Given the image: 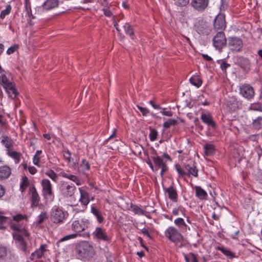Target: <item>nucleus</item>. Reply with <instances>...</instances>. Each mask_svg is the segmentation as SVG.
Here are the masks:
<instances>
[{
    "label": "nucleus",
    "instance_id": "f257e3e1",
    "mask_svg": "<svg viewBox=\"0 0 262 262\" xmlns=\"http://www.w3.org/2000/svg\"><path fill=\"white\" fill-rule=\"evenodd\" d=\"M75 251L79 257L88 261L91 260L96 254L94 247L87 241H81L77 243Z\"/></svg>",
    "mask_w": 262,
    "mask_h": 262
},
{
    "label": "nucleus",
    "instance_id": "f03ea898",
    "mask_svg": "<svg viewBox=\"0 0 262 262\" xmlns=\"http://www.w3.org/2000/svg\"><path fill=\"white\" fill-rule=\"evenodd\" d=\"M68 215L61 208L55 206L51 212L50 219L53 223L60 224L63 222Z\"/></svg>",
    "mask_w": 262,
    "mask_h": 262
},
{
    "label": "nucleus",
    "instance_id": "7ed1b4c3",
    "mask_svg": "<svg viewBox=\"0 0 262 262\" xmlns=\"http://www.w3.org/2000/svg\"><path fill=\"white\" fill-rule=\"evenodd\" d=\"M165 236L171 242L178 244L183 241V235L174 227H169L164 232Z\"/></svg>",
    "mask_w": 262,
    "mask_h": 262
},
{
    "label": "nucleus",
    "instance_id": "20e7f679",
    "mask_svg": "<svg viewBox=\"0 0 262 262\" xmlns=\"http://www.w3.org/2000/svg\"><path fill=\"white\" fill-rule=\"evenodd\" d=\"M59 189L62 196L65 198H69L74 195L76 187L73 183L62 182L59 185Z\"/></svg>",
    "mask_w": 262,
    "mask_h": 262
},
{
    "label": "nucleus",
    "instance_id": "39448f33",
    "mask_svg": "<svg viewBox=\"0 0 262 262\" xmlns=\"http://www.w3.org/2000/svg\"><path fill=\"white\" fill-rule=\"evenodd\" d=\"M226 28L225 15L220 13L214 19L213 23V29L214 32H224Z\"/></svg>",
    "mask_w": 262,
    "mask_h": 262
},
{
    "label": "nucleus",
    "instance_id": "423d86ee",
    "mask_svg": "<svg viewBox=\"0 0 262 262\" xmlns=\"http://www.w3.org/2000/svg\"><path fill=\"white\" fill-rule=\"evenodd\" d=\"M227 41L224 32H216L212 39L213 46L216 50L220 51L226 46Z\"/></svg>",
    "mask_w": 262,
    "mask_h": 262
},
{
    "label": "nucleus",
    "instance_id": "0eeeda50",
    "mask_svg": "<svg viewBox=\"0 0 262 262\" xmlns=\"http://www.w3.org/2000/svg\"><path fill=\"white\" fill-rule=\"evenodd\" d=\"M228 46L230 50L233 52H239L243 47L242 40L237 37H229L228 39Z\"/></svg>",
    "mask_w": 262,
    "mask_h": 262
},
{
    "label": "nucleus",
    "instance_id": "6e6552de",
    "mask_svg": "<svg viewBox=\"0 0 262 262\" xmlns=\"http://www.w3.org/2000/svg\"><path fill=\"white\" fill-rule=\"evenodd\" d=\"M90 225L89 220L83 218L80 220H75L73 222L71 228L75 232H81L87 229Z\"/></svg>",
    "mask_w": 262,
    "mask_h": 262
},
{
    "label": "nucleus",
    "instance_id": "1a4fd4ad",
    "mask_svg": "<svg viewBox=\"0 0 262 262\" xmlns=\"http://www.w3.org/2000/svg\"><path fill=\"white\" fill-rule=\"evenodd\" d=\"M239 94L247 100L252 99L255 92L253 88L249 84H244L239 87Z\"/></svg>",
    "mask_w": 262,
    "mask_h": 262
},
{
    "label": "nucleus",
    "instance_id": "9d476101",
    "mask_svg": "<svg viewBox=\"0 0 262 262\" xmlns=\"http://www.w3.org/2000/svg\"><path fill=\"white\" fill-rule=\"evenodd\" d=\"M152 160H153L154 165V171H157L160 168L161 169L160 175L163 177L164 173L168 170V167L165 162H164L163 159L160 156L152 157Z\"/></svg>",
    "mask_w": 262,
    "mask_h": 262
},
{
    "label": "nucleus",
    "instance_id": "9b49d317",
    "mask_svg": "<svg viewBox=\"0 0 262 262\" xmlns=\"http://www.w3.org/2000/svg\"><path fill=\"white\" fill-rule=\"evenodd\" d=\"M209 0H190V5L199 12H202L208 7Z\"/></svg>",
    "mask_w": 262,
    "mask_h": 262
},
{
    "label": "nucleus",
    "instance_id": "f8f14e48",
    "mask_svg": "<svg viewBox=\"0 0 262 262\" xmlns=\"http://www.w3.org/2000/svg\"><path fill=\"white\" fill-rule=\"evenodd\" d=\"M92 235L94 238L98 241L107 242L110 239L106 230L102 227H96Z\"/></svg>",
    "mask_w": 262,
    "mask_h": 262
},
{
    "label": "nucleus",
    "instance_id": "ddd939ff",
    "mask_svg": "<svg viewBox=\"0 0 262 262\" xmlns=\"http://www.w3.org/2000/svg\"><path fill=\"white\" fill-rule=\"evenodd\" d=\"M241 106V103L235 97H229L226 101V110L229 112H234Z\"/></svg>",
    "mask_w": 262,
    "mask_h": 262
},
{
    "label": "nucleus",
    "instance_id": "4468645a",
    "mask_svg": "<svg viewBox=\"0 0 262 262\" xmlns=\"http://www.w3.org/2000/svg\"><path fill=\"white\" fill-rule=\"evenodd\" d=\"M42 187V192L44 196L50 199L54 198V193L52 191V186L50 181L48 179H43L41 182Z\"/></svg>",
    "mask_w": 262,
    "mask_h": 262
},
{
    "label": "nucleus",
    "instance_id": "2eb2a0df",
    "mask_svg": "<svg viewBox=\"0 0 262 262\" xmlns=\"http://www.w3.org/2000/svg\"><path fill=\"white\" fill-rule=\"evenodd\" d=\"M10 227L13 231H15V233H20L24 235L25 237L29 236V233L26 230L24 223H12Z\"/></svg>",
    "mask_w": 262,
    "mask_h": 262
},
{
    "label": "nucleus",
    "instance_id": "dca6fc26",
    "mask_svg": "<svg viewBox=\"0 0 262 262\" xmlns=\"http://www.w3.org/2000/svg\"><path fill=\"white\" fill-rule=\"evenodd\" d=\"M201 119L204 123L207 125L210 129H212L214 130L216 128V123L210 113L206 114L202 113L201 116Z\"/></svg>",
    "mask_w": 262,
    "mask_h": 262
},
{
    "label": "nucleus",
    "instance_id": "f3484780",
    "mask_svg": "<svg viewBox=\"0 0 262 262\" xmlns=\"http://www.w3.org/2000/svg\"><path fill=\"white\" fill-rule=\"evenodd\" d=\"M47 245L46 244L41 245L39 249H36L31 254L30 257V259L32 260H36L43 257L45 252L47 251Z\"/></svg>",
    "mask_w": 262,
    "mask_h": 262
},
{
    "label": "nucleus",
    "instance_id": "a211bd4d",
    "mask_svg": "<svg viewBox=\"0 0 262 262\" xmlns=\"http://www.w3.org/2000/svg\"><path fill=\"white\" fill-rule=\"evenodd\" d=\"M184 168L186 171V176L190 177L192 176L194 177H198V169L194 163L184 164Z\"/></svg>",
    "mask_w": 262,
    "mask_h": 262
},
{
    "label": "nucleus",
    "instance_id": "6ab92c4d",
    "mask_svg": "<svg viewBox=\"0 0 262 262\" xmlns=\"http://www.w3.org/2000/svg\"><path fill=\"white\" fill-rule=\"evenodd\" d=\"M30 192L31 195V207L38 206L40 201V197L34 186L30 187Z\"/></svg>",
    "mask_w": 262,
    "mask_h": 262
},
{
    "label": "nucleus",
    "instance_id": "aec40b11",
    "mask_svg": "<svg viewBox=\"0 0 262 262\" xmlns=\"http://www.w3.org/2000/svg\"><path fill=\"white\" fill-rule=\"evenodd\" d=\"M166 193H167L168 198L173 202H177L178 200V194L176 189L172 186L168 188H164Z\"/></svg>",
    "mask_w": 262,
    "mask_h": 262
},
{
    "label": "nucleus",
    "instance_id": "412c9836",
    "mask_svg": "<svg viewBox=\"0 0 262 262\" xmlns=\"http://www.w3.org/2000/svg\"><path fill=\"white\" fill-rule=\"evenodd\" d=\"M79 190L80 194L79 202L84 206L85 208L90 201L89 198V194L86 191L82 189L81 188H79Z\"/></svg>",
    "mask_w": 262,
    "mask_h": 262
},
{
    "label": "nucleus",
    "instance_id": "4be33fe9",
    "mask_svg": "<svg viewBox=\"0 0 262 262\" xmlns=\"http://www.w3.org/2000/svg\"><path fill=\"white\" fill-rule=\"evenodd\" d=\"M1 143L6 148L7 152L8 150H12L13 148V141L8 136L3 135L1 138Z\"/></svg>",
    "mask_w": 262,
    "mask_h": 262
},
{
    "label": "nucleus",
    "instance_id": "5701e85b",
    "mask_svg": "<svg viewBox=\"0 0 262 262\" xmlns=\"http://www.w3.org/2000/svg\"><path fill=\"white\" fill-rule=\"evenodd\" d=\"M58 0H46L42 6L46 10H50L54 9L58 6Z\"/></svg>",
    "mask_w": 262,
    "mask_h": 262
},
{
    "label": "nucleus",
    "instance_id": "b1692460",
    "mask_svg": "<svg viewBox=\"0 0 262 262\" xmlns=\"http://www.w3.org/2000/svg\"><path fill=\"white\" fill-rule=\"evenodd\" d=\"M11 173V170L9 166L4 165L0 167V180L8 178Z\"/></svg>",
    "mask_w": 262,
    "mask_h": 262
},
{
    "label": "nucleus",
    "instance_id": "393cba45",
    "mask_svg": "<svg viewBox=\"0 0 262 262\" xmlns=\"http://www.w3.org/2000/svg\"><path fill=\"white\" fill-rule=\"evenodd\" d=\"M60 175L62 177L67 178L70 180L71 181L75 182L76 184L78 186L81 185L82 184L81 179L75 175L71 174L64 171L61 172Z\"/></svg>",
    "mask_w": 262,
    "mask_h": 262
},
{
    "label": "nucleus",
    "instance_id": "a878e982",
    "mask_svg": "<svg viewBox=\"0 0 262 262\" xmlns=\"http://www.w3.org/2000/svg\"><path fill=\"white\" fill-rule=\"evenodd\" d=\"M91 213L96 217L98 223L103 222L104 218L102 215L101 212L96 207L95 204L91 206Z\"/></svg>",
    "mask_w": 262,
    "mask_h": 262
},
{
    "label": "nucleus",
    "instance_id": "bb28decb",
    "mask_svg": "<svg viewBox=\"0 0 262 262\" xmlns=\"http://www.w3.org/2000/svg\"><path fill=\"white\" fill-rule=\"evenodd\" d=\"M238 65L244 70L248 71L250 70V60L244 57H241L238 60Z\"/></svg>",
    "mask_w": 262,
    "mask_h": 262
},
{
    "label": "nucleus",
    "instance_id": "cd10ccee",
    "mask_svg": "<svg viewBox=\"0 0 262 262\" xmlns=\"http://www.w3.org/2000/svg\"><path fill=\"white\" fill-rule=\"evenodd\" d=\"M195 195L199 199L206 200L207 199V193L205 190L202 189L200 186H195Z\"/></svg>",
    "mask_w": 262,
    "mask_h": 262
},
{
    "label": "nucleus",
    "instance_id": "c85d7f7f",
    "mask_svg": "<svg viewBox=\"0 0 262 262\" xmlns=\"http://www.w3.org/2000/svg\"><path fill=\"white\" fill-rule=\"evenodd\" d=\"M204 153L207 156L213 155L215 152V146L213 144L207 143L204 146Z\"/></svg>",
    "mask_w": 262,
    "mask_h": 262
},
{
    "label": "nucleus",
    "instance_id": "c756f323",
    "mask_svg": "<svg viewBox=\"0 0 262 262\" xmlns=\"http://www.w3.org/2000/svg\"><path fill=\"white\" fill-rule=\"evenodd\" d=\"M130 209H132V211L134 212L135 214L146 215V212L145 211L140 208L137 205L133 204L132 203H130L129 208H128V210Z\"/></svg>",
    "mask_w": 262,
    "mask_h": 262
},
{
    "label": "nucleus",
    "instance_id": "7c9ffc66",
    "mask_svg": "<svg viewBox=\"0 0 262 262\" xmlns=\"http://www.w3.org/2000/svg\"><path fill=\"white\" fill-rule=\"evenodd\" d=\"M8 155L14 160L15 163H18L20 162V158L22 156L21 154L15 151L8 150L7 152Z\"/></svg>",
    "mask_w": 262,
    "mask_h": 262
},
{
    "label": "nucleus",
    "instance_id": "2f4dec72",
    "mask_svg": "<svg viewBox=\"0 0 262 262\" xmlns=\"http://www.w3.org/2000/svg\"><path fill=\"white\" fill-rule=\"evenodd\" d=\"M175 169L179 174L180 178H185L186 177V171L184 168V164L182 166L179 164H176L174 165Z\"/></svg>",
    "mask_w": 262,
    "mask_h": 262
},
{
    "label": "nucleus",
    "instance_id": "473e14b6",
    "mask_svg": "<svg viewBox=\"0 0 262 262\" xmlns=\"http://www.w3.org/2000/svg\"><path fill=\"white\" fill-rule=\"evenodd\" d=\"M90 168L89 162L85 159H82L81 163L78 166L79 171L84 172L85 171L89 170Z\"/></svg>",
    "mask_w": 262,
    "mask_h": 262
},
{
    "label": "nucleus",
    "instance_id": "72a5a7b5",
    "mask_svg": "<svg viewBox=\"0 0 262 262\" xmlns=\"http://www.w3.org/2000/svg\"><path fill=\"white\" fill-rule=\"evenodd\" d=\"M184 257L186 262H199L197 255L192 252L189 253L187 254H184Z\"/></svg>",
    "mask_w": 262,
    "mask_h": 262
},
{
    "label": "nucleus",
    "instance_id": "f704fd0d",
    "mask_svg": "<svg viewBox=\"0 0 262 262\" xmlns=\"http://www.w3.org/2000/svg\"><path fill=\"white\" fill-rule=\"evenodd\" d=\"M190 82L195 86L196 88H200L202 84V79L198 76H193L189 79Z\"/></svg>",
    "mask_w": 262,
    "mask_h": 262
},
{
    "label": "nucleus",
    "instance_id": "c9c22d12",
    "mask_svg": "<svg viewBox=\"0 0 262 262\" xmlns=\"http://www.w3.org/2000/svg\"><path fill=\"white\" fill-rule=\"evenodd\" d=\"M123 28L124 29L125 32L129 35L130 38L132 39H134V31L133 28L131 25H130L128 23H126L124 26Z\"/></svg>",
    "mask_w": 262,
    "mask_h": 262
},
{
    "label": "nucleus",
    "instance_id": "e433bc0d",
    "mask_svg": "<svg viewBox=\"0 0 262 262\" xmlns=\"http://www.w3.org/2000/svg\"><path fill=\"white\" fill-rule=\"evenodd\" d=\"M252 126L256 129L259 130L262 127V117H258L253 120Z\"/></svg>",
    "mask_w": 262,
    "mask_h": 262
},
{
    "label": "nucleus",
    "instance_id": "4c0bfd02",
    "mask_svg": "<svg viewBox=\"0 0 262 262\" xmlns=\"http://www.w3.org/2000/svg\"><path fill=\"white\" fill-rule=\"evenodd\" d=\"M29 182L28 178L24 176L22 178L21 182L20 184V190L23 192L25 191L27 187L29 186Z\"/></svg>",
    "mask_w": 262,
    "mask_h": 262
},
{
    "label": "nucleus",
    "instance_id": "58836bf2",
    "mask_svg": "<svg viewBox=\"0 0 262 262\" xmlns=\"http://www.w3.org/2000/svg\"><path fill=\"white\" fill-rule=\"evenodd\" d=\"M48 217L47 212H41L38 216V220L36 222V225H39L44 222Z\"/></svg>",
    "mask_w": 262,
    "mask_h": 262
},
{
    "label": "nucleus",
    "instance_id": "ea45409f",
    "mask_svg": "<svg viewBox=\"0 0 262 262\" xmlns=\"http://www.w3.org/2000/svg\"><path fill=\"white\" fill-rule=\"evenodd\" d=\"M27 216L26 215L22 214H17L13 216V221L14 223H24V220L27 219Z\"/></svg>",
    "mask_w": 262,
    "mask_h": 262
},
{
    "label": "nucleus",
    "instance_id": "a19ab883",
    "mask_svg": "<svg viewBox=\"0 0 262 262\" xmlns=\"http://www.w3.org/2000/svg\"><path fill=\"white\" fill-rule=\"evenodd\" d=\"M12 7L10 5L6 6V9L1 11L0 13V18L4 19L6 15H9L11 11Z\"/></svg>",
    "mask_w": 262,
    "mask_h": 262
},
{
    "label": "nucleus",
    "instance_id": "79ce46f5",
    "mask_svg": "<svg viewBox=\"0 0 262 262\" xmlns=\"http://www.w3.org/2000/svg\"><path fill=\"white\" fill-rule=\"evenodd\" d=\"M249 110L262 112V103L259 102L252 103L249 107Z\"/></svg>",
    "mask_w": 262,
    "mask_h": 262
},
{
    "label": "nucleus",
    "instance_id": "37998d69",
    "mask_svg": "<svg viewBox=\"0 0 262 262\" xmlns=\"http://www.w3.org/2000/svg\"><path fill=\"white\" fill-rule=\"evenodd\" d=\"M177 123V121L174 119H169L167 121L163 123V127L165 128H169L171 126L175 125Z\"/></svg>",
    "mask_w": 262,
    "mask_h": 262
},
{
    "label": "nucleus",
    "instance_id": "c03bdc74",
    "mask_svg": "<svg viewBox=\"0 0 262 262\" xmlns=\"http://www.w3.org/2000/svg\"><path fill=\"white\" fill-rule=\"evenodd\" d=\"M46 174L51 178L54 182H56L58 179L57 174L52 169L46 172Z\"/></svg>",
    "mask_w": 262,
    "mask_h": 262
},
{
    "label": "nucleus",
    "instance_id": "a18cd8bd",
    "mask_svg": "<svg viewBox=\"0 0 262 262\" xmlns=\"http://www.w3.org/2000/svg\"><path fill=\"white\" fill-rule=\"evenodd\" d=\"M196 31L200 35H207L209 34L208 30L201 25L198 26L196 27Z\"/></svg>",
    "mask_w": 262,
    "mask_h": 262
},
{
    "label": "nucleus",
    "instance_id": "49530a36",
    "mask_svg": "<svg viewBox=\"0 0 262 262\" xmlns=\"http://www.w3.org/2000/svg\"><path fill=\"white\" fill-rule=\"evenodd\" d=\"M149 129H150V133L149 135V137L150 140L151 141H154L157 138L158 132L156 129L152 128L151 127H150Z\"/></svg>",
    "mask_w": 262,
    "mask_h": 262
},
{
    "label": "nucleus",
    "instance_id": "de8ad7c7",
    "mask_svg": "<svg viewBox=\"0 0 262 262\" xmlns=\"http://www.w3.org/2000/svg\"><path fill=\"white\" fill-rule=\"evenodd\" d=\"M176 225L178 226L179 228L186 227L187 225L184 222V220L182 218H177L174 221Z\"/></svg>",
    "mask_w": 262,
    "mask_h": 262
},
{
    "label": "nucleus",
    "instance_id": "09e8293b",
    "mask_svg": "<svg viewBox=\"0 0 262 262\" xmlns=\"http://www.w3.org/2000/svg\"><path fill=\"white\" fill-rule=\"evenodd\" d=\"M8 218L0 215V229H4L6 228Z\"/></svg>",
    "mask_w": 262,
    "mask_h": 262
},
{
    "label": "nucleus",
    "instance_id": "8fccbe9b",
    "mask_svg": "<svg viewBox=\"0 0 262 262\" xmlns=\"http://www.w3.org/2000/svg\"><path fill=\"white\" fill-rule=\"evenodd\" d=\"M175 4L180 7H185L189 4V0H174Z\"/></svg>",
    "mask_w": 262,
    "mask_h": 262
},
{
    "label": "nucleus",
    "instance_id": "3c124183",
    "mask_svg": "<svg viewBox=\"0 0 262 262\" xmlns=\"http://www.w3.org/2000/svg\"><path fill=\"white\" fill-rule=\"evenodd\" d=\"M222 253L226 256H228V257L231 259L236 257L234 253L225 248H224Z\"/></svg>",
    "mask_w": 262,
    "mask_h": 262
},
{
    "label": "nucleus",
    "instance_id": "603ef678",
    "mask_svg": "<svg viewBox=\"0 0 262 262\" xmlns=\"http://www.w3.org/2000/svg\"><path fill=\"white\" fill-rule=\"evenodd\" d=\"M13 235L14 238L18 243L25 241L23 237V236H24V235H23V234H21L20 233H13Z\"/></svg>",
    "mask_w": 262,
    "mask_h": 262
},
{
    "label": "nucleus",
    "instance_id": "864d4df0",
    "mask_svg": "<svg viewBox=\"0 0 262 262\" xmlns=\"http://www.w3.org/2000/svg\"><path fill=\"white\" fill-rule=\"evenodd\" d=\"M19 48V45L15 44L11 47H10L7 51V54L8 55H10L15 52Z\"/></svg>",
    "mask_w": 262,
    "mask_h": 262
},
{
    "label": "nucleus",
    "instance_id": "5fc2aeb1",
    "mask_svg": "<svg viewBox=\"0 0 262 262\" xmlns=\"http://www.w3.org/2000/svg\"><path fill=\"white\" fill-rule=\"evenodd\" d=\"M137 107L140 111L143 116H146L149 113V110L146 107H143L137 105Z\"/></svg>",
    "mask_w": 262,
    "mask_h": 262
},
{
    "label": "nucleus",
    "instance_id": "6e6d98bb",
    "mask_svg": "<svg viewBox=\"0 0 262 262\" xmlns=\"http://www.w3.org/2000/svg\"><path fill=\"white\" fill-rule=\"evenodd\" d=\"M10 81L7 78V77L6 76L5 74H2L0 76V83L4 86L5 85H6L7 83L9 82Z\"/></svg>",
    "mask_w": 262,
    "mask_h": 262
},
{
    "label": "nucleus",
    "instance_id": "4d7b16f0",
    "mask_svg": "<svg viewBox=\"0 0 262 262\" xmlns=\"http://www.w3.org/2000/svg\"><path fill=\"white\" fill-rule=\"evenodd\" d=\"M230 67V64L228 63L226 61H222L220 64V68L224 73L226 72L227 69Z\"/></svg>",
    "mask_w": 262,
    "mask_h": 262
},
{
    "label": "nucleus",
    "instance_id": "13d9d810",
    "mask_svg": "<svg viewBox=\"0 0 262 262\" xmlns=\"http://www.w3.org/2000/svg\"><path fill=\"white\" fill-rule=\"evenodd\" d=\"M7 93L10 95V96L13 99L15 98L18 95V93L15 87L13 88L10 91V92H7Z\"/></svg>",
    "mask_w": 262,
    "mask_h": 262
},
{
    "label": "nucleus",
    "instance_id": "bf43d9fd",
    "mask_svg": "<svg viewBox=\"0 0 262 262\" xmlns=\"http://www.w3.org/2000/svg\"><path fill=\"white\" fill-rule=\"evenodd\" d=\"M102 11L105 16L107 17H111L113 16V13L111 11L110 7L103 8Z\"/></svg>",
    "mask_w": 262,
    "mask_h": 262
},
{
    "label": "nucleus",
    "instance_id": "052dcab7",
    "mask_svg": "<svg viewBox=\"0 0 262 262\" xmlns=\"http://www.w3.org/2000/svg\"><path fill=\"white\" fill-rule=\"evenodd\" d=\"M4 88L5 89L6 92H10V91L14 87V84L11 82H9L8 83L6 84V85H5L3 86Z\"/></svg>",
    "mask_w": 262,
    "mask_h": 262
},
{
    "label": "nucleus",
    "instance_id": "680f3d73",
    "mask_svg": "<svg viewBox=\"0 0 262 262\" xmlns=\"http://www.w3.org/2000/svg\"><path fill=\"white\" fill-rule=\"evenodd\" d=\"M149 103L155 109L160 110L162 108L160 105L157 104L155 103V101L154 100H150Z\"/></svg>",
    "mask_w": 262,
    "mask_h": 262
},
{
    "label": "nucleus",
    "instance_id": "e2e57ef3",
    "mask_svg": "<svg viewBox=\"0 0 262 262\" xmlns=\"http://www.w3.org/2000/svg\"><path fill=\"white\" fill-rule=\"evenodd\" d=\"M39 162H40V157L39 156H37L36 155H34L33 158V162L34 164L36 166H39Z\"/></svg>",
    "mask_w": 262,
    "mask_h": 262
},
{
    "label": "nucleus",
    "instance_id": "0e129e2a",
    "mask_svg": "<svg viewBox=\"0 0 262 262\" xmlns=\"http://www.w3.org/2000/svg\"><path fill=\"white\" fill-rule=\"evenodd\" d=\"M100 3L103 8H108L111 6V4L108 0H100Z\"/></svg>",
    "mask_w": 262,
    "mask_h": 262
},
{
    "label": "nucleus",
    "instance_id": "69168bd1",
    "mask_svg": "<svg viewBox=\"0 0 262 262\" xmlns=\"http://www.w3.org/2000/svg\"><path fill=\"white\" fill-rule=\"evenodd\" d=\"M25 11L29 10V11L30 9H31V2L30 0H25Z\"/></svg>",
    "mask_w": 262,
    "mask_h": 262
},
{
    "label": "nucleus",
    "instance_id": "338daca9",
    "mask_svg": "<svg viewBox=\"0 0 262 262\" xmlns=\"http://www.w3.org/2000/svg\"><path fill=\"white\" fill-rule=\"evenodd\" d=\"M63 156L64 158L68 160V162L71 161V153L69 150L64 151Z\"/></svg>",
    "mask_w": 262,
    "mask_h": 262
},
{
    "label": "nucleus",
    "instance_id": "774afa93",
    "mask_svg": "<svg viewBox=\"0 0 262 262\" xmlns=\"http://www.w3.org/2000/svg\"><path fill=\"white\" fill-rule=\"evenodd\" d=\"M255 150L258 156V160H259L261 156H262V148L260 146L256 147Z\"/></svg>",
    "mask_w": 262,
    "mask_h": 262
}]
</instances>
